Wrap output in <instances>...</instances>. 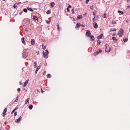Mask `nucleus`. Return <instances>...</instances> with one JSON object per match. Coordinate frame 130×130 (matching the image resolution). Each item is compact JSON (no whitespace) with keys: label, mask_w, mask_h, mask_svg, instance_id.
<instances>
[{"label":"nucleus","mask_w":130,"mask_h":130,"mask_svg":"<svg viewBox=\"0 0 130 130\" xmlns=\"http://www.w3.org/2000/svg\"><path fill=\"white\" fill-rule=\"evenodd\" d=\"M45 52L43 51V54L44 58H47L48 57V54H49V52L48 50H46L45 51Z\"/></svg>","instance_id":"obj_1"},{"label":"nucleus","mask_w":130,"mask_h":130,"mask_svg":"<svg viewBox=\"0 0 130 130\" xmlns=\"http://www.w3.org/2000/svg\"><path fill=\"white\" fill-rule=\"evenodd\" d=\"M105 51L106 52H110L111 48L108 45L106 44L105 46Z\"/></svg>","instance_id":"obj_2"},{"label":"nucleus","mask_w":130,"mask_h":130,"mask_svg":"<svg viewBox=\"0 0 130 130\" xmlns=\"http://www.w3.org/2000/svg\"><path fill=\"white\" fill-rule=\"evenodd\" d=\"M124 31L122 29H121L119 31L118 34L120 37H122V35L123 34Z\"/></svg>","instance_id":"obj_3"},{"label":"nucleus","mask_w":130,"mask_h":130,"mask_svg":"<svg viewBox=\"0 0 130 130\" xmlns=\"http://www.w3.org/2000/svg\"><path fill=\"white\" fill-rule=\"evenodd\" d=\"M22 55L24 58H26L28 56V54L27 53H25L24 52H23L22 53Z\"/></svg>","instance_id":"obj_4"},{"label":"nucleus","mask_w":130,"mask_h":130,"mask_svg":"<svg viewBox=\"0 0 130 130\" xmlns=\"http://www.w3.org/2000/svg\"><path fill=\"white\" fill-rule=\"evenodd\" d=\"M93 26L95 29H97L98 27V25L96 22H94L93 24Z\"/></svg>","instance_id":"obj_5"},{"label":"nucleus","mask_w":130,"mask_h":130,"mask_svg":"<svg viewBox=\"0 0 130 130\" xmlns=\"http://www.w3.org/2000/svg\"><path fill=\"white\" fill-rule=\"evenodd\" d=\"M21 118L22 117L20 116L18 119L15 120V122L17 123H19L20 122Z\"/></svg>","instance_id":"obj_6"},{"label":"nucleus","mask_w":130,"mask_h":130,"mask_svg":"<svg viewBox=\"0 0 130 130\" xmlns=\"http://www.w3.org/2000/svg\"><path fill=\"white\" fill-rule=\"evenodd\" d=\"M7 111V109L6 108H5L3 111V117H4L6 115V112Z\"/></svg>","instance_id":"obj_7"},{"label":"nucleus","mask_w":130,"mask_h":130,"mask_svg":"<svg viewBox=\"0 0 130 130\" xmlns=\"http://www.w3.org/2000/svg\"><path fill=\"white\" fill-rule=\"evenodd\" d=\"M90 38L91 39L92 41H93L95 39V38L94 36L92 35L91 34V33L90 32Z\"/></svg>","instance_id":"obj_8"},{"label":"nucleus","mask_w":130,"mask_h":130,"mask_svg":"<svg viewBox=\"0 0 130 130\" xmlns=\"http://www.w3.org/2000/svg\"><path fill=\"white\" fill-rule=\"evenodd\" d=\"M41 65H39V66H38L37 67V68L36 70L35 71V72L36 74L37 73L38 71L39 70V69L41 67Z\"/></svg>","instance_id":"obj_9"},{"label":"nucleus","mask_w":130,"mask_h":130,"mask_svg":"<svg viewBox=\"0 0 130 130\" xmlns=\"http://www.w3.org/2000/svg\"><path fill=\"white\" fill-rule=\"evenodd\" d=\"M29 81V79L27 80L24 83L23 85V87H25Z\"/></svg>","instance_id":"obj_10"},{"label":"nucleus","mask_w":130,"mask_h":130,"mask_svg":"<svg viewBox=\"0 0 130 130\" xmlns=\"http://www.w3.org/2000/svg\"><path fill=\"white\" fill-rule=\"evenodd\" d=\"M18 108V105H17V106L16 108L14 109L11 112V114H13V113L15 112V111L17 110Z\"/></svg>","instance_id":"obj_11"},{"label":"nucleus","mask_w":130,"mask_h":130,"mask_svg":"<svg viewBox=\"0 0 130 130\" xmlns=\"http://www.w3.org/2000/svg\"><path fill=\"white\" fill-rule=\"evenodd\" d=\"M80 25V24L78 22L76 24V26L75 27V28H79Z\"/></svg>","instance_id":"obj_12"},{"label":"nucleus","mask_w":130,"mask_h":130,"mask_svg":"<svg viewBox=\"0 0 130 130\" xmlns=\"http://www.w3.org/2000/svg\"><path fill=\"white\" fill-rule=\"evenodd\" d=\"M86 34L87 36L89 37V30H88L87 31Z\"/></svg>","instance_id":"obj_13"},{"label":"nucleus","mask_w":130,"mask_h":130,"mask_svg":"<svg viewBox=\"0 0 130 130\" xmlns=\"http://www.w3.org/2000/svg\"><path fill=\"white\" fill-rule=\"evenodd\" d=\"M22 43H23L25 45L26 43L24 40V37H23L22 38Z\"/></svg>","instance_id":"obj_14"},{"label":"nucleus","mask_w":130,"mask_h":130,"mask_svg":"<svg viewBox=\"0 0 130 130\" xmlns=\"http://www.w3.org/2000/svg\"><path fill=\"white\" fill-rule=\"evenodd\" d=\"M83 18L82 16L81 15H78L77 17V20H79L80 19L82 18Z\"/></svg>","instance_id":"obj_15"},{"label":"nucleus","mask_w":130,"mask_h":130,"mask_svg":"<svg viewBox=\"0 0 130 130\" xmlns=\"http://www.w3.org/2000/svg\"><path fill=\"white\" fill-rule=\"evenodd\" d=\"M35 41L33 39H32L31 40V44L32 45H33L35 44Z\"/></svg>","instance_id":"obj_16"},{"label":"nucleus","mask_w":130,"mask_h":130,"mask_svg":"<svg viewBox=\"0 0 130 130\" xmlns=\"http://www.w3.org/2000/svg\"><path fill=\"white\" fill-rule=\"evenodd\" d=\"M103 36V34H101L98 37V39H101L102 38V37Z\"/></svg>","instance_id":"obj_17"},{"label":"nucleus","mask_w":130,"mask_h":130,"mask_svg":"<svg viewBox=\"0 0 130 130\" xmlns=\"http://www.w3.org/2000/svg\"><path fill=\"white\" fill-rule=\"evenodd\" d=\"M30 100V98H27L25 102V104H26L28 103H29V101Z\"/></svg>","instance_id":"obj_18"},{"label":"nucleus","mask_w":130,"mask_h":130,"mask_svg":"<svg viewBox=\"0 0 130 130\" xmlns=\"http://www.w3.org/2000/svg\"><path fill=\"white\" fill-rule=\"evenodd\" d=\"M33 19L34 20H38V19L37 17L36 16L34 15L33 16Z\"/></svg>","instance_id":"obj_19"},{"label":"nucleus","mask_w":130,"mask_h":130,"mask_svg":"<svg viewBox=\"0 0 130 130\" xmlns=\"http://www.w3.org/2000/svg\"><path fill=\"white\" fill-rule=\"evenodd\" d=\"M50 5L52 7H54L55 5V3L54 2H52L50 3Z\"/></svg>","instance_id":"obj_20"},{"label":"nucleus","mask_w":130,"mask_h":130,"mask_svg":"<svg viewBox=\"0 0 130 130\" xmlns=\"http://www.w3.org/2000/svg\"><path fill=\"white\" fill-rule=\"evenodd\" d=\"M27 9L28 10L32 12L34 10L31 8L29 7H27Z\"/></svg>","instance_id":"obj_21"},{"label":"nucleus","mask_w":130,"mask_h":130,"mask_svg":"<svg viewBox=\"0 0 130 130\" xmlns=\"http://www.w3.org/2000/svg\"><path fill=\"white\" fill-rule=\"evenodd\" d=\"M33 107V106L32 105H30L29 106L28 108L30 109L31 110Z\"/></svg>","instance_id":"obj_22"},{"label":"nucleus","mask_w":130,"mask_h":130,"mask_svg":"<svg viewBox=\"0 0 130 130\" xmlns=\"http://www.w3.org/2000/svg\"><path fill=\"white\" fill-rule=\"evenodd\" d=\"M113 40L117 42V39L115 37H112Z\"/></svg>","instance_id":"obj_23"},{"label":"nucleus","mask_w":130,"mask_h":130,"mask_svg":"<svg viewBox=\"0 0 130 130\" xmlns=\"http://www.w3.org/2000/svg\"><path fill=\"white\" fill-rule=\"evenodd\" d=\"M51 13V11L50 10H48L46 12V13L47 14H48Z\"/></svg>","instance_id":"obj_24"},{"label":"nucleus","mask_w":130,"mask_h":130,"mask_svg":"<svg viewBox=\"0 0 130 130\" xmlns=\"http://www.w3.org/2000/svg\"><path fill=\"white\" fill-rule=\"evenodd\" d=\"M95 18H96V17L95 16H94V17L93 18V19L92 20V21H93V22L97 20V19H96Z\"/></svg>","instance_id":"obj_25"},{"label":"nucleus","mask_w":130,"mask_h":130,"mask_svg":"<svg viewBox=\"0 0 130 130\" xmlns=\"http://www.w3.org/2000/svg\"><path fill=\"white\" fill-rule=\"evenodd\" d=\"M96 12H97V11L96 10H95L94 11L93 13V15H94V16H96V15L95 14V13Z\"/></svg>","instance_id":"obj_26"},{"label":"nucleus","mask_w":130,"mask_h":130,"mask_svg":"<svg viewBox=\"0 0 130 130\" xmlns=\"http://www.w3.org/2000/svg\"><path fill=\"white\" fill-rule=\"evenodd\" d=\"M116 29L114 28H111V29L110 30V32H111L112 31H116Z\"/></svg>","instance_id":"obj_27"},{"label":"nucleus","mask_w":130,"mask_h":130,"mask_svg":"<svg viewBox=\"0 0 130 130\" xmlns=\"http://www.w3.org/2000/svg\"><path fill=\"white\" fill-rule=\"evenodd\" d=\"M42 48L44 50H45L46 48V46H44L43 44L42 45Z\"/></svg>","instance_id":"obj_28"},{"label":"nucleus","mask_w":130,"mask_h":130,"mask_svg":"<svg viewBox=\"0 0 130 130\" xmlns=\"http://www.w3.org/2000/svg\"><path fill=\"white\" fill-rule=\"evenodd\" d=\"M27 8H25L23 10V11H24L26 13L27 12Z\"/></svg>","instance_id":"obj_29"},{"label":"nucleus","mask_w":130,"mask_h":130,"mask_svg":"<svg viewBox=\"0 0 130 130\" xmlns=\"http://www.w3.org/2000/svg\"><path fill=\"white\" fill-rule=\"evenodd\" d=\"M34 68H36L37 67L36 65L37 64V63L36 62H34Z\"/></svg>","instance_id":"obj_30"},{"label":"nucleus","mask_w":130,"mask_h":130,"mask_svg":"<svg viewBox=\"0 0 130 130\" xmlns=\"http://www.w3.org/2000/svg\"><path fill=\"white\" fill-rule=\"evenodd\" d=\"M118 12L119 13H121L122 14H123V12L121 11H118Z\"/></svg>","instance_id":"obj_31"},{"label":"nucleus","mask_w":130,"mask_h":130,"mask_svg":"<svg viewBox=\"0 0 130 130\" xmlns=\"http://www.w3.org/2000/svg\"><path fill=\"white\" fill-rule=\"evenodd\" d=\"M128 39L127 38H125L123 39V41L125 42H127L128 41Z\"/></svg>","instance_id":"obj_32"},{"label":"nucleus","mask_w":130,"mask_h":130,"mask_svg":"<svg viewBox=\"0 0 130 130\" xmlns=\"http://www.w3.org/2000/svg\"><path fill=\"white\" fill-rule=\"evenodd\" d=\"M99 53V52L98 51H96L94 53L95 56L97 55Z\"/></svg>","instance_id":"obj_33"},{"label":"nucleus","mask_w":130,"mask_h":130,"mask_svg":"<svg viewBox=\"0 0 130 130\" xmlns=\"http://www.w3.org/2000/svg\"><path fill=\"white\" fill-rule=\"evenodd\" d=\"M47 77L48 78H50L51 77V75L50 74H48L47 75Z\"/></svg>","instance_id":"obj_34"},{"label":"nucleus","mask_w":130,"mask_h":130,"mask_svg":"<svg viewBox=\"0 0 130 130\" xmlns=\"http://www.w3.org/2000/svg\"><path fill=\"white\" fill-rule=\"evenodd\" d=\"M97 43L99 45L100 44V43H101V42L99 40H98Z\"/></svg>","instance_id":"obj_35"},{"label":"nucleus","mask_w":130,"mask_h":130,"mask_svg":"<svg viewBox=\"0 0 130 130\" xmlns=\"http://www.w3.org/2000/svg\"><path fill=\"white\" fill-rule=\"evenodd\" d=\"M112 24H116V22L115 21H112Z\"/></svg>","instance_id":"obj_36"},{"label":"nucleus","mask_w":130,"mask_h":130,"mask_svg":"<svg viewBox=\"0 0 130 130\" xmlns=\"http://www.w3.org/2000/svg\"><path fill=\"white\" fill-rule=\"evenodd\" d=\"M18 98H19V96H17V98H16V99H15V100L14 101V102H16L18 100Z\"/></svg>","instance_id":"obj_37"},{"label":"nucleus","mask_w":130,"mask_h":130,"mask_svg":"<svg viewBox=\"0 0 130 130\" xmlns=\"http://www.w3.org/2000/svg\"><path fill=\"white\" fill-rule=\"evenodd\" d=\"M17 7V6L16 5V4H14L13 5L14 8V9L16 8Z\"/></svg>","instance_id":"obj_38"},{"label":"nucleus","mask_w":130,"mask_h":130,"mask_svg":"<svg viewBox=\"0 0 130 130\" xmlns=\"http://www.w3.org/2000/svg\"><path fill=\"white\" fill-rule=\"evenodd\" d=\"M106 14L105 13H104V18H106Z\"/></svg>","instance_id":"obj_39"},{"label":"nucleus","mask_w":130,"mask_h":130,"mask_svg":"<svg viewBox=\"0 0 130 130\" xmlns=\"http://www.w3.org/2000/svg\"><path fill=\"white\" fill-rule=\"evenodd\" d=\"M46 23L48 24H50V22H49V21H48V20H46Z\"/></svg>","instance_id":"obj_40"},{"label":"nucleus","mask_w":130,"mask_h":130,"mask_svg":"<svg viewBox=\"0 0 130 130\" xmlns=\"http://www.w3.org/2000/svg\"><path fill=\"white\" fill-rule=\"evenodd\" d=\"M46 71H45L43 73V75H45L46 74Z\"/></svg>","instance_id":"obj_41"},{"label":"nucleus","mask_w":130,"mask_h":130,"mask_svg":"<svg viewBox=\"0 0 130 130\" xmlns=\"http://www.w3.org/2000/svg\"><path fill=\"white\" fill-rule=\"evenodd\" d=\"M17 90L18 92L20 91V88H18Z\"/></svg>","instance_id":"obj_42"},{"label":"nucleus","mask_w":130,"mask_h":130,"mask_svg":"<svg viewBox=\"0 0 130 130\" xmlns=\"http://www.w3.org/2000/svg\"><path fill=\"white\" fill-rule=\"evenodd\" d=\"M89 1V0H86V4H88V2Z\"/></svg>","instance_id":"obj_43"},{"label":"nucleus","mask_w":130,"mask_h":130,"mask_svg":"<svg viewBox=\"0 0 130 130\" xmlns=\"http://www.w3.org/2000/svg\"><path fill=\"white\" fill-rule=\"evenodd\" d=\"M71 6L70 5H69L68 7V8H71Z\"/></svg>","instance_id":"obj_44"},{"label":"nucleus","mask_w":130,"mask_h":130,"mask_svg":"<svg viewBox=\"0 0 130 130\" xmlns=\"http://www.w3.org/2000/svg\"><path fill=\"white\" fill-rule=\"evenodd\" d=\"M17 112H14V115L15 116H16L17 115Z\"/></svg>","instance_id":"obj_45"},{"label":"nucleus","mask_w":130,"mask_h":130,"mask_svg":"<svg viewBox=\"0 0 130 130\" xmlns=\"http://www.w3.org/2000/svg\"><path fill=\"white\" fill-rule=\"evenodd\" d=\"M102 50L99 49V53H101L102 52Z\"/></svg>","instance_id":"obj_46"},{"label":"nucleus","mask_w":130,"mask_h":130,"mask_svg":"<svg viewBox=\"0 0 130 130\" xmlns=\"http://www.w3.org/2000/svg\"><path fill=\"white\" fill-rule=\"evenodd\" d=\"M74 8H73V9H72V13H74Z\"/></svg>","instance_id":"obj_47"},{"label":"nucleus","mask_w":130,"mask_h":130,"mask_svg":"<svg viewBox=\"0 0 130 130\" xmlns=\"http://www.w3.org/2000/svg\"><path fill=\"white\" fill-rule=\"evenodd\" d=\"M67 11L68 12L69 11V8H68V7L67 8Z\"/></svg>","instance_id":"obj_48"},{"label":"nucleus","mask_w":130,"mask_h":130,"mask_svg":"<svg viewBox=\"0 0 130 130\" xmlns=\"http://www.w3.org/2000/svg\"><path fill=\"white\" fill-rule=\"evenodd\" d=\"M80 26H82V27H85V26L84 25H83L82 24H80Z\"/></svg>","instance_id":"obj_49"},{"label":"nucleus","mask_w":130,"mask_h":130,"mask_svg":"<svg viewBox=\"0 0 130 130\" xmlns=\"http://www.w3.org/2000/svg\"><path fill=\"white\" fill-rule=\"evenodd\" d=\"M130 6H129V5L127 6V8L128 9L129 8H130Z\"/></svg>","instance_id":"obj_50"},{"label":"nucleus","mask_w":130,"mask_h":130,"mask_svg":"<svg viewBox=\"0 0 130 130\" xmlns=\"http://www.w3.org/2000/svg\"><path fill=\"white\" fill-rule=\"evenodd\" d=\"M57 25V27H59V24H58V23H57V25Z\"/></svg>","instance_id":"obj_51"},{"label":"nucleus","mask_w":130,"mask_h":130,"mask_svg":"<svg viewBox=\"0 0 130 130\" xmlns=\"http://www.w3.org/2000/svg\"><path fill=\"white\" fill-rule=\"evenodd\" d=\"M20 85H22V84L23 83L21 82H20Z\"/></svg>","instance_id":"obj_52"},{"label":"nucleus","mask_w":130,"mask_h":130,"mask_svg":"<svg viewBox=\"0 0 130 130\" xmlns=\"http://www.w3.org/2000/svg\"><path fill=\"white\" fill-rule=\"evenodd\" d=\"M87 13H84V14H83V15L84 16H85L86 14H87Z\"/></svg>","instance_id":"obj_53"},{"label":"nucleus","mask_w":130,"mask_h":130,"mask_svg":"<svg viewBox=\"0 0 130 130\" xmlns=\"http://www.w3.org/2000/svg\"><path fill=\"white\" fill-rule=\"evenodd\" d=\"M7 122H5V123H4V124L5 125H6L7 124Z\"/></svg>","instance_id":"obj_54"},{"label":"nucleus","mask_w":130,"mask_h":130,"mask_svg":"<svg viewBox=\"0 0 130 130\" xmlns=\"http://www.w3.org/2000/svg\"><path fill=\"white\" fill-rule=\"evenodd\" d=\"M41 92H44L43 91V90H42V89H41Z\"/></svg>","instance_id":"obj_55"},{"label":"nucleus","mask_w":130,"mask_h":130,"mask_svg":"<svg viewBox=\"0 0 130 130\" xmlns=\"http://www.w3.org/2000/svg\"><path fill=\"white\" fill-rule=\"evenodd\" d=\"M24 67H23L22 68V71H23V69H24Z\"/></svg>","instance_id":"obj_56"},{"label":"nucleus","mask_w":130,"mask_h":130,"mask_svg":"<svg viewBox=\"0 0 130 130\" xmlns=\"http://www.w3.org/2000/svg\"><path fill=\"white\" fill-rule=\"evenodd\" d=\"M90 8H91V9H93V8H92V7H90Z\"/></svg>","instance_id":"obj_57"},{"label":"nucleus","mask_w":130,"mask_h":130,"mask_svg":"<svg viewBox=\"0 0 130 130\" xmlns=\"http://www.w3.org/2000/svg\"><path fill=\"white\" fill-rule=\"evenodd\" d=\"M59 27H57V29L58 30L59 29Z\"/></svg>","instance_id":"obj_58"},{"label":"nucleus","mask_w":130,"mask_h":130,"mask_svg":"<svg viewBox=\"0 0 130 130\" xmlns=\"http://www.w3.org/2000/svg\"><path fill=\"white\" fill-rule=\"evenodd\" d=\"M98 16H97V17H96V19H98Z\"/></svg>","instance_id":"obj_59"},{"label":"nucleus","mask_w":130,"mask_h":130,"mask_svg":"<svg viewBox=\"0 0 130 130\" xmlns=\"http://www.w3.org/2000/svg\"><path fill=\"white\" fill-rule=\"evenodd\" d=\"M37 92H38L39 91L38 90V89L37 90Z\"/></svg>","instance_id":"obj_60"},{"label":"nucleus","mask_w":130,"mask_h":130,"mask_svg":"<svg viewBox=\"0 0 130 130\" xmlns=\"http://www.w3.org/2000/svg\"><path fill=\"white\" fill-rule=\"evenodd\" d=\"M25 31H28V30H27L26 29L25 30Z\"/></svg>","instance_id":"obj_61"},{"label":"nucleus","mask_w":130,"mask_h":130,"mask_svg":"<svg viewBox=\"0 0 130 130\" xmlns=\"http://www.w3.org/2000/svg\"><path fill=\"white\" fill-rule=\"evenodd\" d=\"M126 22L127 23H128V21H127Z\"/></svg>","instance_id":"obj_62"},{"label":"nucleus","mask_w":130,"mask_h":130,"mask_svg":"<svg viewBox=\"0 0 130 130\" xmlns=\"http://www.w3.org/2000/svg\"><path fill=\"white\" fill-rule=\"evenodd\" d=\"M23 90H25V88H23Z\"/></svg>","instance_id":"obj_63"},{"label":"nucleus","mask_w":130,"mask_h":130,"mask_svg":"<svg viewBox=\"0 0 130 130\" xmlns=\"http://www.w3.org/2000/svg\"><path fill=\"white\" fill-rule=\"evenodd\" d=\"M20 3H21V2H19V4H20Z\"/></svg>","instance_id":"obj_64"}]
</instances>
